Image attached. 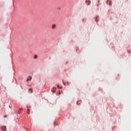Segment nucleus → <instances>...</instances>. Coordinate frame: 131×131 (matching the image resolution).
I'll use <instances>...</instances> for the list:
<instances>
[{"mask_svg":"<svg viewBox=\"0 0 131 131\" xmlns=\"http://www.w3.org/2000/svg\"><path fill=\"white\" fill-rule=\"evenodd\" d=\"M56 28V25L54 24L52 25V29H55Z\"/></svg>","mask_w":131,"mask_h":131,"instance_id":"obj_5","label":"nucleus"},{"mask_svg":"<svg viewBox=\"0 0 131 131\" xmlns=\"http://www.w3.org/2000/svg\"><path fill=\"white\" fill-rule=\"evenodd\" d=\"M57 91V88H53L52 90V93H55Z\"/></svg>","mask_w":131,"mask_h":131,"instance_id":"obj_2","label":"nucleus"},{"mask_svg":"<svg viewBox=\"0 0 131 131\" xmlns=\"http://www.w3.org/2000/svg\"><path fill=\"white\" fill-rule=\"evenodd\" d=\"M86 3H88V6H90V5H91V1L90 0H86Z\"/></svg>","mask_w":131,"mask_h":131,"instance_id":"obj_4","label":"nucleus"},{"mask_svg":"<svg viewBox=\"0 0 131 131\" xmlns=\"http://www.w3.org/2000/svg\"><path fill=\"white\" fill-rule=\"evenodd\" d=\"M60 89H63L62 86L60 87Z\"/></svg>","mask_w":131,"mask_h":131,"instance_id":"obj_12","label":"nucleus"},{"mask_svg":"<svg viewBox=\"0 0 131 131\" xmlns=\"http://www.w3.org/2000/svg\"><path fill=\"white\" fill-rule=\"evenodd\" d=\"M34 58H35V59H37V56L35 55V56H34Z\"/></svg>","mask_w":131,"mask_h":131,"instance_id":"obj_9","label":"nucleus"},{"mask_svg":"<svg viewBox=\"0 0 131 131\" xmlns=\"http://www.w3.org/2000/svg\"><path fill=\"white\" fill-rule=\"evenodd\" d=\"M29 90L31 92V93L32 94V89L31 88Z\"/></svg>","mask_w":131,"mask_h":131,"instance_id":"obj_7","label":"nucleus"},{"mask_svg":"<svg viewBox=\"0 0 131 131\" xmlns=\"http://www.w3.org/2000/svg\"><path fill=\"white\" fill-rule=\"evenodd\" d=\"M1 128L2 130H4V131L7 130V126H2Z\"/></svg>","mask_w":131,"mask_h":131,"instance_id":"obj_1","label":"nucleus"},{"mask_svg":"<svg viewBox=\"0 0 131 131\" xmlns=\"http://www.w3.org/2000/svg\"><path fill=\"white\" fill-rule=\"evenodd\" d=\"M77 105H78V101L77 102Z\"/></svg>","mask_w":131,"mask_h":131,"instance_id":"obj_13","label":"nucleus"},{"mask_svg":"<svg viewBox=\"0 0 131 131\" xmlns=\"http://www.w3.org/2000/svg\"><path fill=\"white\" fill-rule=\"evenodd\" d=\"M21 110H23V109H22V108H20V109L18 111V114H20V113H21V112H20Z\"/></svg>","mask_w":131,"mask_h":131,"instance_id":"obj_6","label":"nucleus"},{"mask_svg":"<svg viewBox=\"0 0 131 131\" xmlns=\"http://www.w3.org/2000/svg\"><path fill=\"white\" fill-rule=\"evenodd\" d=\"M27 111H28V114H30V113H29L30 110L29 108L27 109Z\"/></svg>","mask_w":131,"mask_h":131,"instance_id":"obj_8","label":"nucleus"},{"mask_svg":"<svg viewBox=\"0 0 131 131\" xmlns=\"http://www.w3.org/2000/svg\"><path fill=\"white\" fill-rule=\"evenodd\" d=\"M57 88H58V89H60V85H58Z\"/></svg>","mask_w":131,"mask_h":131,"instance_id":"obj_11","label":"nucleus"},{"mask_svg":"<svg viewBox=\"0 0 131 131\" xmlns=\"http://www.w3.org/2000/svg\"><path fill=\"white\" fill-rule=\"evenodd\" d=\"M32 79V77L31 76H29V78L27 79V81H28L29 80H31Z\"/></svg>","mask_w":131,"mask_h":131,"instance_id":"obj_3","label":"nucleus"},{"mask_svg":"<svg viewBox=\"0 0 131 131\" xmlns=\"http://www.w3.org/2000/svg\"><path fill=\"white\" fill-rule=\"evenodd\" d=\"M58 94H59V95H61V91H59Z\"/></svg>","mask_w":131,"mask_h":131,"instance_id":"obj_10","label":"nucleus"}]
</instances>
